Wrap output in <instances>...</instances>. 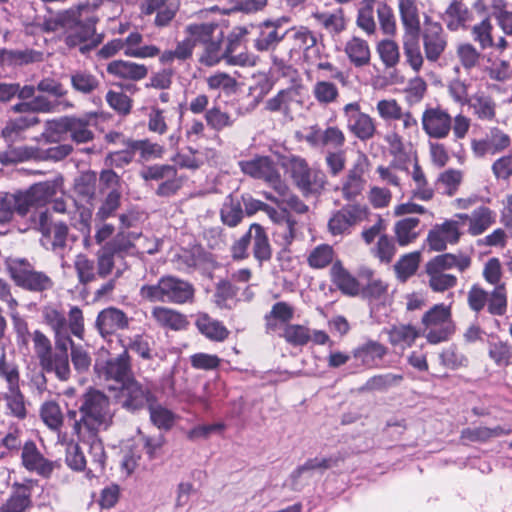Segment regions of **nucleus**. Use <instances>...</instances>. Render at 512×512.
Instances as JSON below:
<instances>
[{
  "label": "nucleus",
  "instance_id": "obj_1",
  "mask_svg": "<svg viewBox=\"0 0 512 512\" xmlns=\"http://www.w3.org/2000/svg\"><path fill=\"white\" fill-rule=\"evenodd\" d=\"M79 413V420L73 424V431L77 436L107 430L115 415L109 397L94 388H90L79 398Z\"/></svg>",
  "mask_w": 512,
  "mask_h": 512
},
{
  "label": "nucleus",
  "instance_id": "obj_2",
  "mask_svg": "<svg viewBox=\"0 0 512 512\" xmlns=\"http://www.w3.org/2000/svg\"><path fill=\"white\" fill-rule=\"evenodd\" d=\"M282 167L304 195L320 193L325 187V174L311 169L302 157H285L282 160Z\"/></svg>",
  "mask_w": 512,
  "mask_h": 512
},
{
  "label": "nucleus",
  "instance_id": "obj_3",
  "mask_svg": "<svg viewBox=\"0 0 512 512\" xmlns=\"http://www.w3.org/2000/svg\"><path fill=\"white\" fill-rule=\"evenodd\" d=\"M193 287L186 281L175 277H162L156 285L141 288V295L151 301H171L184 303L193 296Z\"/></svg>",
  "mask_w": 512,
  "mask_h": 512
},
{
  "label": "nucleus",
  "instance_id": "obj_4",
  "mask_svg": "<svg viewBox=\"0 0 512 512\" xmlns=\"http://www.w3.org/2000/svg\"><path fill=\"white\" fill-rule=\"evenodd\" d=\"M290 43V54H302L310 64L320 60L321 45L317 35L305 26L294 27L286 31Z\"/></svg>",
  "mask_w": 512,
  "mask_h": 512
},
{
  "label": "nucleus",
  "instance_id": "obj_5",
  "mask_svg": "<svg viewBox=\"0 0 512 512\" xmlns=\"http://www.w3.org/2000/svg\"><path fill=\"white\" fill-rule=\"evenodd\" d=\"M369 209L361 204H348L332 213L328 220V231L332 236L349 234L353 226L366 220Z\"/></svg>",
  "mask_w": 512,
  "mask_h": 512
},
{
  "label": "nucleus",
  "instance_id": "obj_6",
  "mask_svg": "<svg viewBox=\"0 0 512 512\" xmlns=\"http://www.w3.org/2000/svg\"><path fill=\"white\" fill-rule=\"evenodd\" d=\"M10 273L18 286L31 291H44L52 288V279L43 272L34 270L26 260H16L10 266Z\"/></svg>",
  "mask_w": 512,
  "mask_h": 512
},
{
  "label": "nucleus",
  "instance_id": "obj_7",
  "mask_svg": "<svg viewBox=\"0 0 512 512\" xmlns=\"http://www.w3.org/2000/svg\"><path fill=\"white\" fill-rule=\"evenodd\" d=\"M239 167L244 174L255 179H260L269 184L273 190L283 184L275 162L268 156H256L249 160L239 162Z\"/></svg>",
  "mask_w": 512,
  "mask_h": 512
},
{
  "label": "nucleus",
  "instance_id": "obj_8",
  "mask_svg": "<svg viewBox=\"0 0 512 512\" xmlns=\"http://www.w3.org/2000/svg\"><path fill=\"white\" fill-rule=\"evenodd\" d=\"M348 130L362 141L369 140L376 134L375 120L367 113L361 111L358 102H351L343 107Z\"/></svg>",
  "mask_w": 512,
  "mask_h": 512
},
{
  "label": "nucleus",
  "instance_id": "obj_9",
  "mask_svg": "<svg viewBox=\"0 0 512 512\" xmlns=\"http://www.w3.org/2000/svg\"><path fill=\"white\" fill-rule=\"evenodd\" d=\"M118 403L127 411L135 412L153 400L150 391L134 379L124 382L116 396Z\"/></svg>",
  "mask_w": 512,
  "mask_h": 512
},
{
  "label": "nucleus",
  "instance_id": "obj_10",
  "mask_svg": "<svg viewBox=\"0 0 512 512\" xmlns=\"http://www.w3.org/2000/svg\"><path fill=\"white\" fill-rule=\"evenodd\" d=\"M32 225L42 233L44 239L50 241L53 250L65 246L68 227L63 222H54L48 211L35 215L32 218Z\"/></svg>",
  "mask_w": 512,
  "mask_h": 512
},
{
  "label": "nucleus",
  "instance_id": "obj_11",
  "mask_svg": "<svg viewBox=\"0 0 512 512\" xmlns=\"http://www.w3.org/2000/svg\"><path fill=\"white\" fill-rule=\"evenodd\" d=\"M60 184L57 181H45L32 185L24 192H18L20 198V209L29 212L31 207L43 206L60 191Z\"/></svg>",
  "mask_w": 512,
  "mask_h": 512
},
{
  "label": "nucleus",
  "instance_id": "obj_12",
  "mask_svg": "<svg viewBox=\"0 0 512 512\" xmlns=\"http://www.w3.org/2000/svg\"><path fill=\"white\" fill-rule=\"evenodd\" d=\"M461 235L459 221L445 220L431 228L427 235V244L433 251H444L449 244H457Z\"/></svg>",
  "mask_w": 512,
  "mask_h": 512
},
{
  "label": "nucleus",
  "instance_id": "obj_13",
  "mask_svg": "<svg viewBox=\"0 0 512 512\" xmlns=\"http://www.w3.org/2000/svg\"><path fill=\"white\" fill-rule=\"evenodd\" d=\"M79 440L88 447L89 462L86 477L89 479L99 477L104 473L107 455L104 444L98 433H84L78 436Z\"/></svg>",
  "mask_w": 512,
  "mask_h": 512
},
{
  "label": "nucleus",
  "instance_id": "obj_14",
  "mask_svg": "<svg viewBox=\"0 0 512 512\" xmlns=\"http://www.w3.org/2000/svg\"><path fill=\"white\" fill-rule=\"evenodd\" d=\"M94 369L99 379L114 380L122 385L130 379L129 355L124 351L115 358L106 361L97 360Z\"/></svg>",
  "mask_w": 512,
  "mask_h": 512
},
{
  "label": "nucleus",
  "instance_id": "obj_15",
  "mask_svg": "<svg viewBox=\"0 0 512 512\" xmlns=\"http://www.w3.org/2000/svg\"><path fill=\"white\" fill-rule=\"evenodd\" d=\"M425 57L428 61H437L445 51L447 41L441 24L425 17V27L422 34Z\"/></svg>",
  "mask_w": 512,
  "mask_h": 512
},
{
  "label": "nucleus",
  "instance_id": "obj_16",
  "mask_svg": "<svg viewBox=\"0 0 512 512\" xmlns=\"http://www.w3.org/2000/svg\"><path fill=\"white\" fill-rule=\"evenodd\" d=\"M422 128L425 133L435 139H443L451 130V116L440 108L426 109L421 118Z\"/></svg>",
  "mask_w": 512,
  "mask_h": 512
},
{
  "label": "nucleus",
  "instance_id": "obj_17",
  "mask_svg": "<svg viewBox=\"0 0 512 512\" xmlns=\"http://www.w3.org/2000/svg\"><path fill=\"white\" fill-rule=\"evenodd\" d=\"M71 343L70 339H57L54 352L47 358V362L40 363L42 369L46 372H54L61 381H67L70 377L69 356L67 345Z\"/></svg>",
  "mask_w": 512,
  "mask_h": 512
},
{
  "label": "nucleus",
  "instance_id": "obj_18",
  "mask_svg": "<svg viewBox=\"0 0 512 512\" xmlns=\"http://www.w3.org/2000/svg\"><path fill=\"white\" fill-rule=\"evenodd\" d=\"M302 85H292L280 90L275 96L265 102V110L272 113H281L284 116L291 115L294 104L300 103Z\"/></svg>",
  "mask_w": 512,
  "mask_h": 512
},
{
  "label": "nucleus",
  "instance_id": "obj_19",
  "mask_svg": "<svg viewBox=\"0 0 512 512\" xmlns=\"http://www.w3.org/2000/svg\"><path fill=\"white\" fill-rule=\"evenodd\" d=\"M21 459L23 466L43 477H48L54 470V463L46 459L32 441L26 442L22 448Z\"/></svg>",
  "mask_w": 512,
  "mask_h": 512
},
{
  "label": "nucleus",
  "instance_id": "obj_20",
  "mask_svg": "<svg viewBox=\"0 0 512 512\" xmlns=\"http://www.w3.org/2000/svg\"><path fill=\"white\" fill-rule=\"evenodd\" d=\"M107 72L119 79L140 81L148 75V68L132 61L114 60L107 65Z\"/></svg>",
  "mask_w": 512,
  "mask_h": 512
},
{
  "label": "nucleus",
  "instance_id": "obj_21",
  "mask_svg": "<svg viewBox=\"0 0 512 512\" xmlns=\"http://www.w3.org/2000/svg\"><path fill=\"white\" fill-rule=\"evenodd\" d=\"M280 330L287 342L295 346L305 345L310 339L309 329L300 324H289L288 322H269L267 331Z\"/></svg>",
  "mask_w": 512,
  "mask_h": 512
},
{
  "label": "nucleus",
  "instance_id": "obj_22",
  "mask_svg": "<svg viewBox=\"0 0 512 512\" xmlns=\"http://www.w3.org/2000/svg\"><path fill=\"white\" fill-rule=\"evenodd\" d=\"M344 52L350 63L357 67H364L370 63L371 50L366 40L354 36L347 40L344 46Z\"/></svg>",
  "mask_w": 512,
  "mask_h": 512
},
{
  "label": "nucleus",
  "instance_id": "obj_23",
  "mask_svg": "<svg viewBox=\"0 0 512 512\" xmlns=\"http://www.w3.org/2000/svg\"><path fill=\"white\" fill-rule=\"evenodd\" d=\"M397 4L405 30L416 36L420 30V3L418 0H397Z\"/></svg>",
  "mask_w": 512,
  "mask_h": 512
},
{
  "label": "nucleus",
  "instance_id": "obj_24",
  "mask_svg": "<svg viewBox=\"0 0 512 512\" xmlns=\"http://www.w3.org/2000/svg\"><path fill=\"white\" fill-rule=\"evenodd\" d=\"M224 33L216 22L191 23L185 27V34L196 44H205Z\"/></svg>",
  "mask_w": 512,
  "mask_h": 512
},
{
  "label": "nucleus",
  "instance_id": "obj_25",
  "mask_svg": "<svg viewBox=\"0 0 512 512\" xmlns=\"http://www.w3.org/2000/svg\"><path fill=\"white\" fill-rule=\"evenodd\" d=\"M39 123V118L34 114L21 115L10 119L2 129V136L9 142H15L28 128Z\"/></svg>",
  "mask_w": 512,
  "mask_h": 512
},
{
  "label": "nucleus",
  "instance_id": "obj_26",
  "mask_svg": "<svg viewBox=\"0 0 512 512\" xmlns=\"http://www.w3.org/2000/svg\"><path fill=\"white\" fill-rule=\"evenodd\" d=\"M386 354V348L376 341H368L353 351V356L367 367H374Z\"/></svg>",
  "mask_w": 512,
  "mask_h": 512
},
{
  "label": "nucleus",
  "instance_id": "obj_27",
  "mask_svg": "<svg viewBox=\"0 0 512 512\" xmlns=\"http://www.w3.org/2000/svg\"><path fill=\"white\" fill-rule=\"evenodd\" d=\"M471 221L468 226V233L472 236H479L488 230L496 222V214L489 207L480 206L471 213Z\"/></svg>",
  "mask_w": 512,
  "mask_h": 512
},
{
  "label": "nucleus",
  "instance_id": "obj_28",
  "mask_svg": "<svg viewBox=\"0 0 512 512\" xmlns=\"http://www.w3.org/2000/svg\"><path fill=\"white\" fill-rule=\"evenodd\" d=\"M251 241L253 242V255L259 262L269 261L272 256V248L268 236L259 224L251 225Z\"/></svg>",
  "mask_w": 512,
  "mask_h": 512
},
{
  "label": "nucleus",
  "instance_id": "obj_29",
  "mask_svg": "<svg viewBox=\"0 0 512 512\" xmlns=\"http://www.w3.org/2000/svg\"><path fill=\"white\" fill-rule=\"evenodd\" d=\"M31 507L32 499L29 489L20 486L0 505V512H27Z\"/></svg>",
  "mask_w": 512,
  "mask_h": 512
},
{
  "label": "nucleus",
  "instance_id": "obj_30",
  "mask_svg": "<svg viewBox=\"0 0 512 512\" xmlns=\"http://www.w3.org/2000/svg\"><path fill=\"white\" fill-rule=\"evenodd\" d=\"M39 415L49 430L60 432L64 424V415L56 401L48 400L43 402L39 409Z\"/></svg>",
  "mask_w": 512,
  "mask_h": 512
},
{
  "label": "nucleus",
  "instance_id": "obj_31",
  "mask_svg": "<svg viewBox=\"0 0 512 512\" xmlns=\"http://www.w3.org/2000/svg\"><path fill=\"white\" fill-rule=\"evenodd\" d=\"M331 279L333 283L345 294L356 295L359 290L357 280L342 266L340 262H335L331 268Z\"/></svg>",
  "mask_w": 512,
  "mask_h": 512
},
{
  "label": "nucleus",
  "instance_id": "obj_32",
  "mask_svg": "<svg viewBox=\"0 0 512 512\" xmlns=\"http://www.w3.org/2000/svg\"><path fill=\"white\" fill-rule=\"evenodd\" d=\"M420 220L416 217H407L396 222L394 231L399 245L406 246L417 239L420 234Z\"/></svg>",
  "mask_w": 512,
  "mask_h": 512
},
{
  "label": "nucleus",
  "instance_id": "obj_33",
  "mask_svg": "<svg viewBox=\"0 0 512 512\" xmlns=\"http://www.w3.org/2000/svg\"><path fill=\"white\" fill-rule=\"evenodd\" d=\"M473 113L481 120L491 121L496 114V104L493 99L483 92H478L470 97L468 102Z\"/></svg>",
  "mask_w": 512,
  "mask_h": 512
},
{
  "label": "nucleus",
  "instance_id": "obj_34",
  "mask_svg": "<svg viewBox=\"0 0 512 512\" xmlns=\"http://www.w3.org/2000/svg\"><path fill=\"white\" fill-rule=\"evenodd\" d=\"M285 36L279 32V26L272 22H265L260 26V31L255 40V47L259 51H266L274 48Z\"/></svg>",
  "mask_w": 512,
  "mask_h": 512
},
{
  "label": "nucleus",
  "instance_id": "obj_35",
  "mask_svg": "<svg viewBox=\"0 0 512 512\" xmlns=\"http://www.w3.org/2000/svg\"><path fill=\"white\" fill-rule=\"evenodd\" d=\"M410 174L415 185L412 190L413 197L422 201L431 200L434 196V190L428 184L425 173L416 157L414 158L413 169Z\"/></svg>",
  "mask_w": 512,
  "mask_h": 512
},
{
  "label": "nucleus",
  "instance_id": "obj_36",
  "mask_svg": "<svg viewBox=\"0 0 512 512\" xmlns=\"http://www.w3.org/2000/svg\"><path fill=\"white\" fill-rule=\"evenodd\" d=\"M42 60V53L34 50H0L3 65H24Z\"/></svg>",
  "mask_w": 512,
  "mask_h": 512
},
{
  "label": "nucleus",
  "instance_id": "obj_37",
  "mask_svg": "<svg viewBox=\"0 0 512 512\" xmlns=\"http://www.w3.org/2000/svg\"><path fill=\"white\" fill-rule=\"evenodd\" d=\"M418 335V330L411 324L400 323L398 325H394L389 331L391 344L399 346L401 349L410 346Z\"/></svg>",
  "mask_w": 512,
  "mask_h": 512
},
{
  "label": "nucleus",
  "instance_id": "obj_38",
  "mask_svg": "<svg viewBox=\"0 0 512 512\" xmlns=\"http://www.w3.org/2000/svg\"><path fill=\"white\" fill-rule=\"evenodd\" d=\"M277 224L275 235L282 246H288L292 243L296 235V221L288 213H279L276 220Z\"/></svg>",
  "mask_w": 512,
  "mask_h": 512
},
{
  "label": "nucleus",
  "instance_id": "obj_39",
  "mask_svg": "<svg viewBox=\"0 0 512 512\" xmlns=\"http://www.w3.org/2000/svg\"><path fill=\"white\" fill-rule=\"evenodd\" d=\"M511 429H505L501 426H496L494 428L479 426L475 428H466L462 431V438L469 441H480L485 442L492 438L500 437L503 435H507L511 433Z\"/></svg>",
  "mask_w": 512,
  "mask_h": 512
},
{
  "label": "nucleus",
  "instance_id": "obj_40",
  "mask_svg": "<svg viewBox=\"0 0 512 512\" xmlns=\"http://www.w3.org/2000/svg\"><path fill=\"white\" fill-rule=\"evenodd\" d=\"M447 27L456 31L460 27H464L472 20L471 12L460 2H453L446 10Z\"/></svg>",
  "mask_w": 512,
  "mask_h": 512
},
{
  "label": "nucleus",
  "instance_id": "obj_41",
  "mask_svg": "<svg viewBox=\"0 0 512 512\" xmlns=\"http://www.w3.org/2000/svg\"><path fill=\"white\" fill-rule=\"evenodd\" d=\"M224 33H219L216 39L203 44V51L199 57V62L205 66H214L224 59L222 51V42Z\"/></svg>",
  "mask_w": 512,
  "mask_h": 512
},
{
  "label": "nucleus",
  "instance_id": "obj_42",
  "mask_svg": "<svg viewBox=\"0 0 512 512\" xmlns=\"http://www.w3.org/2000/svg\"><path fill=\"white\" fill-rule=\"evenodd\" d=\"M194 47V42L186 35L184 40L177 43L174 50H165L162 52L159 61L162 64H171L175 60L185 61L192 56Z\"/></svg>",
  "mask_w": 512,
  "mask_h": 512
},
{
  "label": "nucleus",
  "instance_id": "obj_43",
  "mask_svg": "<svg viewBox=\"0 0 512 512\" xmlns=\"http://www.w3.org/2000/svg\"><path fill=\"white\" fill-rule=\"evenodd\" d=\"M426 273L429 278V287L434 292H444L455 287L457 284V278L452 274H447L428 266H426Z\"/></svg>",
  "mask_w": 512,
  "mask_h": 512
},
{
  "label": "nucleus",
  "instance_id": "obj_44",
  "mask_svg": "<svg viewBox=\"0 0 512 512\" xmlns=\"http://www.w3.org/2000/svg\"><path fill=\"white\" fill-rule=\"evenodd\" d=\"M20 204L18 193H7L0 196V224L10 222L14 212H17L20 216H25V211L20 209Z\"/></svg>",
  "mask_w": 512,
  "mask_h": 512
},
{
  "label": "nucleus",
  "instance_id": "obj_45",
  "mask_svg": "<svg viewBox=\"0 0 512 512\" xmlns=\"http://www.w3.org/2000/svg\"><path fill=\"white\" fill-rule=\"evenodd\" d=\"M310 65H314L317 68V70L321 73V76L323 78H331L337 80L344 87L350 84L349 73L346 71H342L328 60L323 59L321 54L320 60H317L314 63H310Z\"/></svg>",
  "mask_w": 512,
  "mask_h": 512
},
{
  "label": "nucleus",
  "instance_id": "obj_46",
  "mask_svg": "<svg viewBox=\"0 0 512 512\" xmlns=\"http://www.w3.org/2000/svg\"><path fill=\"white\" fill-rule=\"evenodd\" d=\"M312 94L315 100L321 105H329L335 102L339 97L337 86L326 80L317 81L313 85Z\"/></svg>",
  "mask_w": 512,
  "mask_h": 512
},
{
  "label": "nucleus",
  "instance_id": "obj_47",
  "mask_svg": "<svg viewBox=\"0 0 512 512\" xmlns=\"http://www.w3.org/2000/svg\"><path fill=\"white\" fill-rule=\"evenodd\" d=\"M221 220L229 227L237 226L243 218V210L238 200L231 195L225 199L220 211Z\"/></svg>",
  "mask_w": 512,
  "mask_h": 512
},
{
  "label": "nucleus",
  "instance_id": "obj_48",
  "mask_svg": "<svg viewBox=\"0 0 512 512\" xmlns=\"http://www.w3.org/2000/svg\"><path fill=\"white\" fill-rule=\"evenodd\" d=\"M420 253L411 252L402 256L395 264V271L399 280L405 282L414 275L419 267Z\"/></svg>",
  "mask_w": 512,
  "mask_h": 512
},
{
  "label": "nucleus",
  "instance_id": "obj_49",
  "mask_svg": "<svg viewBox=\"0 0 512 512\" xmlns=\"http://www.w3.org/2000/svg\"><path fill=\"white\" fill-rule=\"evenodd\" d=\"M314 18L329 33L338 34L346 28V21L342 10L333 13H316Z\"/></svg>",
  "mask_w": 512,
  "mask_h": 512
},
{
  "label": "nucleus",
  "instance_id": "obj_50",
  "mask_svg": "<svg viewBox=\"0 0 512 512\" xmlns=\"http://www.w3.org/2000/svg\"><path fill=\"white\" fill-rule=\"evenodd\" d=\"M3 399L6 402V407L10 414L18 419H24L27 415V410L24 401V395L20 388L7 390L4 393Z\"/></svg>",
  "mask_w": 512,
  "mask_h": 512
},
{
  "label": "nucleus",
  "instance_id": "obj_51",
  "mask_svg": "<svg viewBox=\"0 0 512 512\" xmlns=\"http://www.w3.org/2000/svg\"><path fill=\"white\" fill-rule=\"evenodd\" d=\"M275 193L284 197L283 206L281 207L283 210L282 213H287V208L298 214H304L308 211V206L303 203L298 196L290 192V189L285 182L276 186Z\"/></svg>",
  "mask_w": 512,
  "mask_h": 512
},
{
  "label": "nucleus",
  "instance_id": "obj_52",
  "mask_svg": "<svg viewBox=\"0 0 512 512\" xmlns=\"http://www.w3.org/2000/svg\"><path fill=\"white\" fill-rule=\"evenodd\" d=\"M204 160L202 152L191 148L177 153L172 158L176 166L192 170L200 168L204 164Z\"/></svg>",
  "mask_w": 512,
  "mask_h": 512
},
{
  "label": "nucleus",
  "instance_id": "obj_53",
  "mask_svg": "<svg viewBox=\"0 0 512 512\" xmlns=\"http://www.w3.org/2000/svg\"><path fill=\"white\" fill-rule=\"evenodd\" d=\"M70 117H62L58 120L47 121L43 137L47 142L56 143L64 139L69 130Z\"/></svg>",
  "mask_w": 512,
  "mask_h": 512
},
{
  "label": "nucleus",
  "instance_id": "obj_54",
  "mask_svg": "<svg viewBox=\"0 0 512 512\" xmlns=\"http://www.w3.org/2000/svg\"><path fill=\"white\" fill-rule=\"evenodd\" d=\"M334 249L328 244L316 246L308 256V264L315 269H322L332 263Z\"/></svg>",
  "mask_w": 512,
  "mask_h": 512
},
{
  "label": "nucleus",
  "instance_id": "obj_55",
  "mask_svg": "<svg viewBox=\"0 0 512 512\" xmlns=\"http://www.w3.org/2000/svg\"><path fill=\"white\" fill-rule=\"evenodd\" d=\"M72 87L83 94L92 93L99 86L98 79L87 71H75L71 75Z\"/></svg>",
  "mask_w": 512,
  "mask_h": 512
},
{
  "label": "nucleus",
  "instance_id": "obj_56",
  "mask_svg": "<svg viewBox=\"0 0 512 512\" xmlns=\"http://www.w3.org/2000/svg\"><path fill=\"white\" fill-rule=\"evenodd\" d=\"M377 52L387 68L396 66L400 60L399 47L393 40L385 39L380 41L377 45Z\"/></svg>",
  "mask_w": 512,
  "mask_h": 512
},
{
  "label": "nucleus",
  "instance_id": "obj_57",
  "mask_svg": "<svg viewBox=\"0 0 512 512\" xmlns=\"http://www.w3.org/2000/svg\"><path fill=\"white\" fill-rule=\"evenodd\" d=\"M401 375L387 373L371 377L364 386L362 391H384L392 386L397 385L402 381Z\"/></svg>",
  "mask_w": 512,
  "mask_h": 512
},
{
  "label": "nucleus",
  "instance_id": "obj_58",
  "mask_svg": "<svg viewBox=\"0 0 512 512\" xmlns=\"http://www.w3.org/2000/svg\"><path fill=\"white\" fill-rule=\"evenodd\" d=\"M150 419L159 429L169 430L172 428L175 420L174 414L161 405H154L152 401L149 404Z\"/></svg>",
  "mask_w": 512,
  "mask_h": 512
},
{
  "label": "nucleus",
  "instance_id": "obj_59",
  "mask_svg": "<svg viewBox=\"0 0 512 512\" xmlns=\"http://www.w3.org/2000/svg\"><path fill=\"white\" fill-rule=\"evenodd\" d=\"M396 169L403 171L407 170L405 165L399 159L391 162L389 166H378L376 168V173L378 174L380 181L383 183L400 188L401 179L396 173Z\"/></svg>",
  "mask_w": 512,
  "mask_h": 512
},
{
  "label": "nucleus",
  "instance_id": "obj_60",
  "mask_svg": "<svg viewBox=\"0 0 512 512\" xmlns=\"http://www.w3.org/2000/svg\"><path fill=\"white\" fill-rule=\"evenodd\" d=\"M65 462L72 470L87 471L88 461L78 443L71 441L67 444Z\"/></svg>",
  "mask_w": 512,
  "mask_h": 512
},
{
  "label": "nucleus",
  "instance_id": "obj_61",
  "mask_svg": "<svg viewBox=\"0 0 512 512\" xmlns=\"http://www.w3.org/2000/svg\"><path fill=\"white\" fill-rule=\"evenodd\" d=\"M73 141L86 143L93 139V132L88 128V121L82 118L70 117L69 130Z\"/></svg>",
  "mask_w": 512,
  "mask_h": 512
},
{
  "label": "nucleus",
  "instance_id": "obj_62",
  "mask_svg": "<svg viewBox=\"0 0 512 512\" xmlns=\"http://www.w3.org/2000/svg\"><path fill=\"white\" fill-rule=\"evenodd\" d=\"M363 188L362 172L358 168L349 170L348 175L343 182V195L346 199L355 198L360 194Z\"/></svg>",
  "mask_w": 512,
  "mask_h": 512
},
{
  "label": "nucleus",
  "instance_id": "obj_63",
  "mask_svg": "<svg viewBox=\"0 0 512 512\" xmlns=\"http://www.w3.org/2000/svg\"><path fill=\"white\" fill-rule=\"evenodd\" d=\"M493 26L489 19L482 20L479 24H476L472 28V35L474 41L479 43L482 49H487L494 46V40L492 38Z\"/></svg>",
  "mask_w": 512,
  "mask_h": 512
},
{
  "label": "nucleus",
  "instance_id": "obj_64",
  "mask_svg": "<svg viewBox=\"0 0 512 512\" xmlns=\"http://www.w3.org/2000/svg\"><path fill=\"white\" fill-rule=\"evenodd\" d=\"M377 17L384 34L392 36L396 33V19L390 6L380 3L377 7Z\"/></svg>",
  "mask_w": 512,
  "mask_h": 512
}]
</instances>
